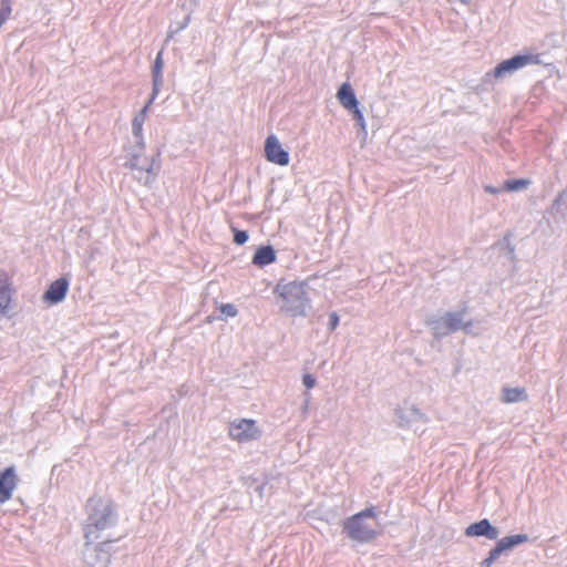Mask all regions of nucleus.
<instances>
[{
  "instance_id": "1",
  "label": "nucleus",
  "mask_w": 567,
  "mask_h": 567,
  "mask_svg": "<svg viewBox=\"0 0 567 567\" xmlns=\"http://www.w3.org/2000/svg\"><path fill=\"white\" fill-rule=\"evenodd\" d=\"M375 518L377 514L374 507L365 508L349 517L343 523V530L351 539L361 543L371 542L378 535Z\"/></svg>"
},
{
  "instance_id": "2",
  "label": "nucleus",
  "mask_w": 567,
  "mask_h": 567,
  "mask_svg": "<svg viewBox=\"0 0 567 567\" xmlns=\"http://www.w3.org/2000/svg\"><path fill=\"white\" fill-rule=\"evenodd\" d=\"M91 498L89 503H93ZM113 508L111 504L96 499L94 511L89 515V523L84 528L85 538L92 542L97 538V532L107 528L111 525Z\"/></svg>"
},
{
  "instance_id": "3",
  "label": "nucleus",
  "mask_w": 567,
  "mask_h": 567,
  "mask_svg": "<svg viewBox=\"0 0 567 567\" xmlns=\"http://www.w3.org/2000/svg\"><path fill=\"white\" fill-rule=\"evenodd\" d=\"M228 434L234 441L245 443L258 439L261 432L255 420L240 419L229 424Z\"/></svg>"
},
{
  "instance_id": "4",
  "label": "nucleus",
  "mask_w": 567,
  "mask_h": 567,
  "mask_svg": "<svg viewBox=\"0 0 567 567\" xmlns=\"http://www.w3.org/2000/svg\"><path fill=\"white\" fill-rule=\"evenodd\" d=\"M14 293L12 276L7 270L0 269V318L9 317Z\"/></svg>"
},
{
  "instance_id": "5",
  "label": "nucleus",
  "mask_w": 567,
  "mask_h": 567,
  "mask_svg": "<svg viewBox=\"0 0 567 567\" xmlns=\"http://www.w3.org/2000/svg\"><path fill=\"white\" fill-rule=\"evenodd\" d=\"M538 55H515L512 59L501 62L494 70V76L496 79L504 76L506 73H512L520 68L528 64H538Z\"/></svg>"
},
{
  "instance_id": "6",
  "label": "nucleus",
  "mask_w": 567,
  "mask_h": 567,
  "mask_svg": "<svg viewBox=\"0 0 567 567\" xmlns=\"http://www.w3.org/2000/svg\"><path fill=\"white\" fill-rule=\"evenodd\" d=\"M265 156L268 162L279 166H287L290 161L289 153L284 150L281 143L275 135H269L266 138Z\"/></svg>"
},
{
  "instance_id": "7",
  "label": "nucleus",
  "mask_w": 567,
  "mask_h": 567,
  "mask_svg": "<svg viewBox=\"0 0 567 567\" xmlns=\"http://www.w3.org/2000/svg\"><path fill=\"white\" fill-rule=\"evenodd\" d=\"M19 483L14 466L6 467L0 472V504L12 498Z\"/></svg>"
},
{
  "instance_id": "8",
  "label": "nucleus",
  "mask_w": 567,
  "mask_h": 567,
  "mask_svg": "<svg viewBox=\"0 0 567 567\" xmlns=\"http://www.w3.org/2000/svg\"><path fill=\"white\" fill-rule=\"evenodd\" d=\"M68 289H69L68 279L59 278V279L54 280L53 282H51L48 290L43 295V300L51 305L59 303L64 299V297L68 292Z\"/></svg>"
},
{
  "instance_id": "9",
  "label": "nucleus",
  "mask_w": 567,
  "mask_h": 567,
  "mask_svg": "<svg viewBox=\"0 0 567 567\" xmlns=\"http://www.w3.org/2000/svg\"><path fill=\"white\" fill-rule=\"evenodd\" d=\"M465 535L467 537L485 536L488 539H496L498 537V530L492 526L488 519L484 518L468 525L465 529Z\"/></svg>"
},
{
  "instance_id": "10",
  "label": "nucleus",
  "mask_w": 567,
  "mask_h": 567,
  "mask_svg": "<svg viewBox=\"0 0 567 567\" xmlns=\"http://www.w3.org/2000/svg\"><path fill=\"white\" fill-rule=\"evenodd\" d=\"M278 296L286 302H291L298 299H306V291L301 284L288 282L285 285H278L276 288Z\"/></svg>"
},
{
  "instance_id": "11",
  "label": "nucleus",
  "mask_w": 567,
  "mask_h": 567,
  "mask_svg": "<svg viewBox=\"0 0 567 567\" xmlns=\"http://www.w3.org/2000/svg\"><path fill=\"white\" fill-rule=\"evenodd\" d=\"M337 97L340 104L347 110L355 109V106L359 105L355 94L349 83H343L339 87Z\"/></svg>"
},
{
  "instance_id": "12",
  "label": "nucleus",
  "mask_w": 567,
  "mask_h": 567,
  "mask_svg": "<svg viewBox=\"0 0 567 567\" xmlns=\"http://www.w3.org/2000/svg\"><path fill=\"white\" fill-rule=\"evenodd\" d=\"M275 260L276 251L271 246L259 247L252 257V264L258 267H265L272 264Z\"/></svg>"
},
{
  "instance_id": "13",
  "label": "nucleus",
  "mask_w": 567,
  "mask_h": 567,
  "mask_svg": "<svg viewBox=\"0 0 567 567\" xmlns=\"http://www.w3.org/2000/svg\"><path fill=\"white\" fill-rule=\"evenodd\" d=\"M527 540H528V536L524 535V534L506 536V537L502 538L496 544V546L494 547L495 553L502 555L503 551L511 549L512 547H514L516 545L526 543Z\"/></svg>"
},
{
  "instance_id": "14",
  "label": "nucleus",
  "mask_w": 567,
  "mask_h": 567,
  "mask_svg": "<svg viewBox=\"0 0 567 567\" xmlns=\"http://www.w3.org/2000/svg\"><path fill=\"white\" fill-rule=\"evenodd\" d=\"M527 399L526 392L523 388H504L502 400L504 403H515L525 401Z\"/></svg>"
},
{
  "instance_id": "15",
  "label": "nucleus",
  "mask_w": 567,
  "mask_h": 567,
  "mask_svg": "<svg viewBox=\"0 0 567 567\" xmlns=\"http://www.w3.org/2000/svg\"><path fill=\"white\" fill-rule=\"evenodd\" d=\"M153 102V97L148 101V103L141 110V112L134 117L132 122L133 133L135 136L142 135L143 131V124L146 120L147 112L150 109V105Z\"/></svg>"
},
{
  "instance_id": "16",
  "label": "nucleus",
  "mask_w": 567,
  "mask_h": 567,
  "mask_svg": "<svg viewBox=\"0 0 567 567\" xmlns=\"http://www.w3.org/2000/svg\"><path fill=\"white\" fill-rule=\"evenodd\" d=\"M529 184H530L529 179H524V178L508 179L505 182L503 188H504V190H507V192H517V190L528 187Z\"/></svg>"
},
{
  "instance_id": "17",
  "label": "nucleus",
  "mask_w": 567,
  "mask_h": 567,
  "mask_svg": "<svg viewBox=\"0 0 567 567\" xmlns=\"http://www.w3.org/2000/svg\"><path fill=\"white\" fill-rule=\"evenodd\" d=\"M162 70H163V59H162V52H159L155 59V63L153 66V79H154L155 87L161 83Z\"/></svg>"
},
{
  "instance_id": "18",
  "label": "nucleus",
  "mask_w": 567,
  "mask_h": 567,
  "mask_svg": "<svg viewBox=\"0 0 567 567\" xmlns=\"http://www.w3.org/2000/svg\"><path fill=\"white\" fill-rule=\"evenodd\" d=\"M444 322H445V326L447 327V329L451 331H455L462 327V320H461L460 315H457V313H449L444 318Z\"/></svg>"
},
{
  "instance_id": "19",
  "label": "nucleus",
  "mask_w": 567,
  "mask_h": 567,
  "mask_svg": "<svg viewBox=\"0 0 567 567\" xmlns=\"http://www.w3.org/2000/svg\"><path fill=\"white\" fill-rule=\"evenodd\" d=\"M11 0H0V23H4L11 16Z\"/></svg>"
},
{
  "instance_id": "20",
  "label": "nucleus",
  "mask_w": 567,
  "mask_h": 567,
  "mask_svg": "<svg viewBox=\"0 0 567 567\" xmlns=\"http://www.w3.org/2000/svg\"><path fill=\"white\" fill-rule=\"evenodd\" d=\"M248 240V234L245 230L234 229V243L244 245Z\"/></svg>"
},
{
  "instance_id": "21",
  "label": "nucleus",
  "mask_w": 567,
  "mask_h": 567,
  "mask_svg": "<svg viewBox=\"0 0 567 567\" xmlns=\"http://www.w3.org/2000/svg\"><path fill=\"white\" fill-rule=\"evenodd\" d=\"M220 312L227 317H235L237 316V309L234 305L231 303H224L220 306L219 308Z\"/></svg>"
},
{
  "instance_id": "22",
  "label": "nucleus",
  "mask_w": 567,
  "mask_h": 567,
  "mask_svg": "<svg viewBox=\"0 0 567 567\" xmlns=\"http://www.w3.org/2000/svg\"><path fill=\"white\" fill-rule=\"evenodd\" d=\"M499 556H501V554H496V553H495V548H493V549L489 551L488 557H486V558L482 561V567H491V565L494 563V560H496Z\"/></svg>"
},
{
  "instance_id": "23",
  "label": "nucleus",
  "mask_w": 567,
  "mask_h": 567,
  "mask_svg": "<svg viewBox=\"0 0 567 567\" xmlns=\"http://www.w3.org/2000/svg\"><path fill=\"white\" fill-rule=\"evenodd\" d=\"M353 114V117L354 120L362 126L364 127V117H363V114L362 112L359 110V105L355 106V109H351L350 110Z\"/></svg>"
},
{
  "instance_id": "24",
  "label": "nucleus",
  "mask_w": 567,
  "mask_h": 567,
  "mask_svg": "<svg viewBox=\"0 0 567 567\" xmlns=\"http://www.w3.org/2000/svg\"><path fill=\"white\" fill-rule=\"evenodd\" d=\"M302 381L305 386L309 390L316 385V379L311 374H305Z\"/></svg>"
},
{
  "instance_id": "25",
  "label": "nucleus",
  "mask_w": 567,
  "mask_h": 567,
  "mask_svg": "<svg viewBox=\"0 0 567 567\" xmlns=\"http://www.w3.org/2000/svg\"><path fill=\"white\" fill-rule=\"evenodd\" d=\"M339 324V317L336 312L330 315V328L336 329Z\"/></svg>"
},
{
  "instance_id": "26",
  "label": "nucleus",
  "mask_w": 567,
  "mask_h": 567,
  "mask_svg": "<svg viewBox=\"0 0 567 567\" xmlns=\"http://www.w3.org/2000/svg\"><path fill=\"white\" fill-rule=\"evenodd\" d=\"M485 190L491 194H497L499 192L498 188H495L493 186H485Z\"/></svg>"
}]
</instances>
